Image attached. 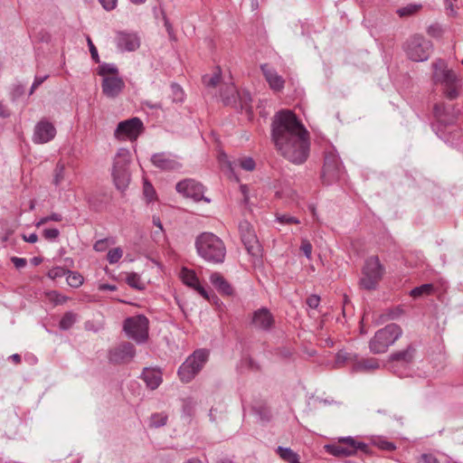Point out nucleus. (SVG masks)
<instances>
[{"mask_svg":"<svg viewBox=\"0 0 463 463\" xmlns=\"http://www.w3.org/2000/svg\"><path fill=\"white\" fill-rule=\"evenodd\" d=\"M271 140L278 153L292 164L301 165L309 156V133L291 110L282 109L274 115Z\"/></svg>","mask_w":463,"mask_h":463,"instance_id":"f257e3e1","label":"nucleus"},{"mask_svg":"<svg viewBox=\"0 0 463 463\" xmlns=\"http://www.w3.org/2000/svg\"><path fill=\"white\" fill-rule=\"evenodd\" d=\"M198 255L205 261L221 264L226 256V247L221 238L213 232H202L195 239Z\"/></svg>","mask_w":463,"mask_h":463,"instance_id":"f03ea898","label":"nucleus"},{"mask_svg":"<svg viewBox=\"0 0 463 463\" xmlns=\"http://www.w3.org/2000/svg\"><path fill=\"white\" fill-rule=\"evenodd\" d=\"M402 335V329L397 324H389L379 329L369 341L371 353L378 354L385 353Z\"/></svg>","mask_w":463,"mask_h":463,"instance_id":"7ed1b4c3","label":"nucleus"},{"mask_svg":"<svg viewBox=\"0 0 463 463\" xmlns=\"http://www.w3.org/2000/svg\"><path fill=\"white\" fill-rule=\"evenodd\" d=\"M433 80L444 86L445 95L449 99L458 97L457 76L453 71L447 68V64L443 60H438L432 64Z\"/></svg>","mask_w":463,"mask_h":463,"instance_id":"20e7f679","label":"nucleus"},{"mask_svg":"<svg viewBox=\"0 0 463 463\" xmlns=\"http://www.w3.org/2000/svg\"><path fill=\"white\" fill-rule=\"evenodd\" d=\"M325 450L336 458H346L356 454L358 450L364 453L369 452V447L366 443L358 441L351 436L340 437L336 443L326 445Z\"/></svg>","mask_w":463,"mask_h":463,"instance_id":"39448f33","label":"nucleus"},{"mask_svg":"<svg viewBox=\"0 0 463 463\" xmlns=\"http://www.w3.org/2000/svg\"><path fill=\"white\" fill-rule=\"evenodd\" d=\"M209 353L198 349L189 355L178 369V375L183 383H190L203 369L208 360Z\"/></svg>","mask_w":463,"mask_h":463,"instance_id":"423d86ee","label":"nucleus"},{"mask_svg":"<svg viewBox=\"0 0 463 463\" xmlns=\"http://www.w3.org/2000/svg\"><path fill=\"white\" fill-rule=\"evenodd\" d=\"M384 274V267L381 264L377 256L369 257L364 263L362 271L360 285L367 290L375 289Z\"/></svg>","mask_w":463,"mask_h":463,"instance_id":"0eeeda50","label":"nucleus"},{"mask_svg":"<svg viewBox=\"0 0 463 463\" xmlns=\"http://www.w3.org/2000/svg\"><path fill=\"white\" fill-rule=\"evenodd\" d=\"M149 321L143 315L128 317L124 320L123 330L128 338L137 344L145 343L148 338Z\"/></svg>","mask_w":463,"mask_h":463,"instance_id":"6e6552de","label":"nucleus"},{"mask_svg":"<svg viewBox=\"0 0 463 463\" xmlns=\"http://www.w3.org/2000/svg\"><path fill=\"white\" fill-rule=\"evenodd\" d=\"M432 43L422 35H413L406 43V53L414 61H427L432 52Z\"/></svg>","mask_w":463,"mask_h":463,"instance_id":"1a4fd4ad","label":"nucleus"},{"mask_svg":"<svg viewBox=\"0 0 463 463\" xmlns=\"http://www.w3.org/2000/svg\"><path fill=\"white\" fill-rule=\"evenodd\" d=\"M343 174V166L339 156L334 151L327 152L324 160L323 182L326 184H331L339 180Z\"/></svg>","mask_w":463,"mask_h":463,"instance_id":"9d476101","label":"nucleus"},{"mask_svg":"<svg viewBox=\"0 0 463 463\" xmlns=\"http://www.w3.org/2000/svg\"><path fill=\"white\" fill-rule=\"evenodd\" d=\"M176 192L184 197L191 198L194 202L204 201L210 203L211 200L204 196L203 185L194 179H184L178 182L175 185Z\"/></svg>","mask_w":463,"mask_h":463,"instance_id":"9b49d317","label":"nucleus"},{"mask_svg":"<svg viewBox=\"0 0 463 463\" xmlns=\"http://www.w3.org/2000/svg\"><path fill=\"white\" fill-rule=\"evenodd\" d=\"M143 122L139 118H132L118 123L114 136L118 139L136 140L143 132Z\"/></svg>","mask_w":463,"mask_h":463,"instance_id":"f8f14e48","label":"nucleus"},{"mask_svg":"<svg viewBox=\"0 0 463 463\" xmlns=\"http://www.w3.org/2000/svg\"><path fill=\"white\" fill-rule=\"evenodd\" d=\"M239 232L247 251L252 256L260 254V243L252 225L246 220L239 222Z\"/></svg>","mask_w":463,"mask_h":463,"instance_id":"ddd939ff","label":"nucleus"},{"mask_svg":"<svg viewBox=\"0 0 463 463\" xmlns=\"http://www.w3.org/2000/svg\"><path fill=\"white\" fill-rule=\"evenodd\" d=\"M135 354V346L131 343L124 342L109 350V360L113 364H127L132 361Z\"/></svg>","mask_w":463,"mask_h":463,"instance_id":"4468645a","label":"nucleus"},{"mask_svg":"<svg viewBox=\"0 0 463 463\" xmlns=\"http://www.w3.org/2000/svg\"><path fill=\"white\" fill-rule=\"evenodd\" d=\"M274 323V317L267 307H260L251 315L250 326L257 330L269 331L273 327Z\"/></svg>","mask_w":463,"mask_h":463,"instance_id":"2eb2a0df","label":"nucleus"},{"mask_svg":"<svg viewBox=\"0 0 463 463\" xmlns=\"http://www.w3.org/2000/svg\"><path fill=\"white\" fill-rule=\"evenodd\" d=\"M55 135V127L48 120L43 119L34 127L33 141L35 144H45L52 140Z\"/></svg>","mask_w":463,"mask_h":463,"instance_id":"dca6fc26","label":"nucleus"},{"mask_svg":"<svg viewBox=\"0 0 463 463\" xmlns=\"http://www.w3.org/2000/svg\"><path fill=\"white\" fill-rule=\"evenodd\" d=\"M152 164L162 171H175L182 167L177 157L172 154L162 152L151 156Z\"/></svg>","mask_w":463,"mask_h":463,"instance_id":"f3484780","label":"nucleus"},{"mask_svg":"<svg viewBox=\"0 0 463 463\" xmlns=\"http://www.w3.org/2000/svg\"><path fill=\"white\" fill-rule=\"evenodd\" d=\"M180 279L184 284L196 290L203 298L208 300L211 299L209 293L203 286H201L194 270L183 268L180 271Z\"/></svg>","mask_w":463,"mask_h":463,"instance_id":"a211bd4d","label":"nucleus"},{"mask_svg":"<svg viewBox=\"0 0 463 463\" xmlns=\"http://www.w3.org/2000/svg\"><path fill=\"white\" fill-rule=\"evenodd\" d=\"M101 88L106 97L114 99L123 90L125 82L118 76L105 77L103 78Z\"/></svg>","mask_w":463,"mask_h":463,"instance_id":"6ab92c4d","label":"nucleus"},{"mask_svg":"<svg viewBox=\"0 0 463 463\" xmlns=\"http://www.w3.org/2000/svg\"><path fill=\"white\" fill-rule=\"evenodd\" d=\"M116 43L122 52H133L140 46V40L136 33L120 32L117 34Z\"/></svg>","mask_w":463,"mask_h":463,"instance_id":"aec40b11","label":"nucleus"},{"mask_svg":"<svg viewBox=\"0 0 463 463\" xmlns=\"http://www.w3.org/2000/svg\"><path fill=\"white\" fill-rule=\"evenodd\" d=\"M260 69L271 90L279 91L284 88L285 80L275 69L267 63L262 64Z\"/></svg>","mask_w":463,"mask_h":463,"instance_id":"412c9836","label":"nucleus"},{"mask_svg":"<svg viewBox=\"0 0 463 463\" xmlns=\"http://www.w3.org/2000/svg\"><path fill=\"white\" fill-rule=\"evenodd\" d=\"M210 282L218 290L219 293L231 296L233 293L232 285L219 272H213L210 276Z\"/></svg>","mask_w":463,"mask_h":463,"instance_id":"4be33fe9","label":"nucleus"},{"mask_svg":"<svg viewBox=\"0 0 463 463\" xmlns=\"http://www.w3.org/2000/svg\"><path fill=\"white\" fill-rule=\"evenodd\" d=\"M141 377L151 390H156L162 383L161 372L156 369L145 368Z\"/></svg>","mask_w":463,"mask_h":463,"instance_id":"5701e85b","label":"nucleus"},{"mask_svg":"<svg viewBox=\"0 0 463 463\" xmlns=\"http://www.w3.org/2000/svg\"><path fill=\"white\" fill-rule=\"evenodd\" d=\"M414 354L415 348L410 345L404 350L392 353L390 355V361L396 362L401 364H411L413 361Z\"/></svg>","mask_w":463,"mask_h":463,"instance_id":"b1692460","label":"nucleus"},{"mask_svg":"<svg viewBox=\"0 0 463 463\" xmlns=\"http://www.w3.org/2000/svg\"><path fill=\"white\" fill-rule=\"evenodd\" d=\"M221 98L224 105H235L238 98V92L235 86L232 83L222 86L221 90Z\"/></svg>","mask_w":463,"mask_h":463,"instance_id":"393cba45","label":"nucleus"},{"mask_svg":"<svg viewBox=\"0 0 463 463\" xmlns=\"http://www.w3.org/2000/svg\"><path fill=\"white\" fill-rule=\"evenodd\" d=\"M112 175L115 185L118 190H125L129 183L130 175L128 169H113Z\"/></svg>","mask_w":463,"mask_h":463,"instance_id":"a878e982","label":"nucleus"},{"mask_svg":"<svg viewBox=\"0 0 463 463\" xmlns=\"http://www.w3.org/2000/svg\"><path fill=\"white\" fill-rule=\"evenodd\" d=\"M67 173L65 169V164L61 161H59L52 173V184L61 191V186L62 183L66 180Z\"/></svg>","mask_w":463,"mask_h":463,"instance_id":"bb28decb","label":"nucleus"},{"mask_svg":"<svg viewBox=\"0 0 463 463\" xmlns=\"http://www.w3.org/2000/svg\"><path fill=\"white\" fill-rule=\"evenodd\" d=\"M357 360V354L354 353H349L345 350H340L335 354V367L339 368L342 367L347 364H353L354 366V363Z\"/></svg>","mask_w":463,"mask_h":463,"instance_id":"cd10ccee","label":"nucleus"},{"mask_svg":"<svg viewBox=\"0 0 463 463\" xmlns=\"http://www.w3.org/2000/svg\"><path fill=\"white\" fill-rule=\"evenodd\" d=\"M130 162V153L127 148H119L114 158L113 169H128Z\"/></svg>","mask_w":463,"mask_h":463,"instance_id":"c85d7f7f","label":"nucleus"},{"mask_svg":"<svg viewBox=\"0 0 463 463\" xmlns=\"http://www.w3.org/2000/svg\"><path fill=\"white\" fill-rule=\"evenodd\" d=\"M434 115L439 122V128L444 127H448L452 125L456 121V118L454 115H452L449 118H447L445 109L442 108L440 105H435L434 107ZM441 131L440 129H439Z\"/></svg>","mask_w":463,"mask_h":463,"instance_id":"c756f323","label":"nucleus"},{"mask_svg":"<svg viewBox=\"0 0 463 463\" xmlns=\"http://www.w3.org/2000/svg\"><path fill=\"white\" fill-rule=\"evenodd\" d=\"M379 368V363L374 358L362 359L356 360L354 363V366L353 367L354 371L356 372H367Z\"/></svg>","mask_w":463,"mask_h":463,"instance_id":"7c9ffc66","label":"nucleus"},{"mask_svg":"<svg viewBox=\"0 0 463 463\" xmlns=\"http://www.w3.org/2000/svg\"><path fill=\"white\" fill-rule=\"evenodd\" d=\"M277 453L288 463H299L298 455L289 448L278 447Z\"/></svg>","mask_w":463,"mask_h":463,"instance_id":"2f4dec72","label":"nucleus"},{"mask_svg":"<svg viewBox=\"0 0 463 463\" xmlns=\"http://www.w3.org/2000/svg\"><path fill=\"white\" fill-rule=\"evenodd\" d=\"M434 292V286L431 283L422 284L415 287L410 291V296L417 298L422 296H430Z\"/></svg>","mask_w":463,"mask_h":463,"instance_id":"473e14b6","label":"nucleus"},{"mask_svg":"<svg viewBox=\"0 0 463 463\" xmlns=\"http://www.w3.org/2000/svg\"><path fill=\"white\" fill-rule=\"evenodd\" d=\"M421 7L422 5L420 4H410L397 9L396 13L400 17H407L415 14Z\"/></svg>","mask_w":463,"mask_h":463,"instance_id":"72a5a7b5","label":"nucleus"},{"mask_svg":"<svg viewBox=\"0 0 463 463\" xmlns=\"http://www.w3.org/2000/svg\"><path fill=\"white\" fill-rule=\"evenodd\" d=\"M373 444L378 449L385 451H392L396 449V445L393 442L387 440L383 437H376L373 439Z\"/></svg>","mask_w":463,"mask_h":463,"instance_id":"f704fd0d","label":"nucleus"},{"mask_svg":"<svg viewBox=\"0 0 463 463\" xmlns=\"http://www.w3.org/2000/svg\"><path fill=\"white\" fill-rule=\"evenodd\" d=\"M76 322V315L72 312H67L61 317L59 326L61 330L70 329Z\"/></svg>","mask_w":463,"mask_h":463,"instance_id":"c9c22d12","label":"nucleus"},{"mask_svg":"<svg viewBox=\"0 0 463 463\" xmlns=\"http://www.w3.org/2000/svg\"><path fill=\"white\" fill-rule=\"evenodd\" d=\"M118 71V68L114 63L103 62L98 68V74L103 78L109 77V74L115 75Z\"/></svg>","mask_w":463,"mask_h":463,"instance_id":"e433bc0d","label":"nucleus"},{"mask_svg":"<svg viewBox=\"0 0 463 463\" xmlns=\"http://www.w3.org/2000/svg\"><path fill=\"white\" fill-rule=\"evenodd\" d=\"M66 280L71 287L79 288L83 283V277L79 272L68 270Z\"/></svg>","mask_w":463,"mask_h":463,"instance_id":"4c0bfd02","label":"nucleus"},{"mask_svg":"<svg viewBox=\"0 0 463 463\" xmlns=\"http://www.w3.org/2000/svg\"><path fill=\"white\" fill-rule=\"evenodd\" d=\"M197 402L191 397L183 400V413L187 417H192L194 414Z\"/></svg>","mask_w":463,"mask_h":463,"instance_id":"58836bf2","label":"nucleus"},{"mask_svg":"<svg viewBox=\"0 0 463 463\" xmlns=\"http://www.w3.org/2000/svg\"><path fill=\"white\" fill-rule=\"evenodd\" d=\"M167 415L165 413H154L150 417L149 425L153 428H160L166 424Z\"/></svg>","mask_w":463,"mask_h":463,"instance_id":"ea45409f","label":"nucleus"},{"mask_svg":"<svg viewBox=\"0 0 463 463\" xmlns=\"http://www.w3.org/2000/svg\"><path fill=\"white\" fill-rule=\"evenodd\" d=\"M221 80V71L218 69V71L214 72L213 75H204L203 77V82L206 87H216Z\"/></svg>","mask_w":463,"mask_h":463,"instance_id":"a19ab883","label":"nucleus"},{"mask_svg":"<svg viewBox=\"0 0 463 463\" xmlns=\"http://www.w3.org/2000/svg\"><path fill=\"white\" fill-rule=\"evenodd\" d=\"M234 164L246 171L254 170L256 165L254 160L250 156L239 158L234 162Z\"/></svg>","mask_w":463,"mask_h":463,"instance_id":"79ce46f5","label":"nucleus"},{"mask_svg":"<svg viewBox=\"0 0 463 463\" xmlns=\"http://www.w3.org/2000/svg\"><path fill=\"white\" fill-rule=\"evenodd\" d=\"M126 281H127L128 285L133 288H137V289L143 288V283L141 282L140 278L137 273H129L127 276Z\"/></svg>","mask_w":463,"mask_h":463,"instance_id":"37998d69","label":"nucleus"},{"mask_svg":"<svg viewBox=\"0 0 463 463\" xmlns=\"http://www.w3.org/2000/svg\"><path fill=\"white\" fill-rule=\"evenodd\" d=\"M171 92L173 97V101L175 102H182L184 99V93L180 85L176 83L171 84Z\"/></svg>","mask_w":463,"mask_h":463,"instance_id":"c03bdc74","label":"nucleus"},{"mask_svg":"<svg viewBox=\"0 0 463 463\" xmlns=\"http://www.w3.org/2000/svg\"><path fill=\"white\" fill-rule=\"evenodd\" d=\"M122 256H123V250L118 247V248H114V249L109 250L107 259L110 264H115V263L118 262V260L122 258Z\"/></svg>","mask_w":463,"mask_h":463,"instance_id":"a18cd8bd","label":"nucleus"},{"mask_svg":"<svg viewBox=\"0 0 463 463\" xmlns=\"http://www.w3.org/2000/svg\"><path fill=\"white\" fill-rule=\"evenodd\" d=\"M112 243H114V241L109 238L101 239L94 243L93 249L96 251L102 252L105 251L109 248V244Z\"/></svg>","mask_w":463,"mask_h":463,"instance_id":"49530a36","label":"nucleus"},{"mask_svg":"<svg viewBox=\"0 0 463 463\" xmlns=\"http://www.w3.org/2000/svg\"><path fill=\"white\" fill-rule=\"evenodd\" d=\"M427 33L429 35H430L431 37H434V38H440L444 33L443 31V28L440 24H430L428 29H427Z\"/></svg>","mask_w":463,"mask_h":463,"instance_id":"de8ad7c7","label":"nucleus"},{"mask_svg":"<svg viewBox=\"0 0 463 463\" xmlns=\"http://www.w3.org/2000/svg\"><path fill=\"white\" fill-rule=\"evenodd\" d=\"M68 269L61 267H54L48 271V277L52 279L66 277Z\"/></svg>","mask_w":463,"mask_h":463,"instance_id":"09e8293b","label":"nucleus"},{"mask_svg":"<svg viewBox=\"0 0 463 463\" xmlns=\"http://www.w3.org/2000/svg\"><path fill=\"white\" fill-rule=\"evenodd\" d=\"M86 40H87V43H88L92 60L96 63H99L100 61H99L98 50H97L96 46L94 45V43H92V40L90 39V37L89 35H87Z\"/></svg>","mask_w":463,"mask_h":463,"instance_id":"8fccbe9b","label":"nucleus"},{"mask_svg":"<svg viewBox=\"0 0 463 463\" xmlns=\"http://www.w3.org/2000/svg\"><path fill=\"white\" fill-rule=\"evenodd\" d=\"M300 250L308 260L311 259L312 245L308 240L302 239Z\"/></svg>","mask_w":463,"mask_h":463,"instance_id":"3c124183","label":"nucleus"},{"mask_svg":"<svg viewBox=\"0 0 463 463\" xmlns=\"http://www.w3.org/2000/svg\"><path fill=\"white\" fill-rule=\"evenodd\" d=\"M43 235L48 241H55L59 237L60 232L56 228L44 229L43 232Z\"/></svg>","mask_w":463,"mask_h":463,"instance_id":"603ef678","label":"nucleus"},{"mask_svg":"<svg viewBox=\"0 0 463 463\" xmlns=\"http://www.w3.org/2000/svg\"><path fill=\"white\" fill-rule=\"evenodd\" d=\"M276 219L282 224L299 223V221L297 218L288 214L277 215Z\"/></svg>","mask_w":463,"mask_h":463,"instance_id":"864d4df0","label":"nucleus"},{"mask_svg":"<svg viewBox=\"0 0 463 463\" xmlns=\"http://www.w3.org/2000/svg\"><path fill=\"white\" fill-rule=\"evenodd\" d=\"M144 194L149 202L153 200L156 194L154 187L146 181L144 183Z\"/></svg>","mask_w":463,"mask_h":463,"instance_id":"5fc2aeb1","label":"nucleus"},{"mask_svg":"<svg viewBox=\"0 0 463 463\" xmlns=\"http://www.w3.org/2000/svg\"><path fill=\"white\" fill-rule=\"evenodd\" d=\"M49 75L35 76L34 80L31 86L29 95H32L34 90L48 79Z\"/></svg>","mask_w":463,"mask_h":463,"instance_id":"6e6d98bb","label":"nucleus"},{"mask_svg":"<svg viewBox=\"0 0 463 463\" xmlns=\"http://www.w3.org/2000/svg\"><path fill=\"white\" fill-rule=\"evenodd\" d=\"M48 295L50 299L53 300L56 304H63L67 300L65 296H62L56 291H52Z\"/></svg>","mask_w":463,"mask_h":463,"instance_id":"4d7b16f0","label":"nucleus"},{"mask_svg":"<svg viewBox=\"0 0 463 463\" xmlns=\"http://www.w3.org/2000/svg\"><path fill=\"white\" fill-rule=\"evenodd\" d=\"M320 298L317 295H311L307 298V305L310 308H317L319 306Z\"/></svg>","mask_w":463,"mask_h":463,"instance_id":"13d9d810","label":"nucleus"},{"mask_svg":"<svg viewBox=\"0 0 463 463\" xmlns=\"http://www.w3.org/2000/svg\"><path fill=\"white\" fill-rule=\"evenodd\" d=\"M419 463H439L437 458L432 454H422L420 457Z\"/></svg>","mask_w":463,"mask_h":463,"instance_id":"bf43d9fd","label":"nucleus"},{"mask_svg":"<svg viewBox=\"0 0 463 463\" xmlns=\"http://www.w3.org/2000/svg\"><path fill=\"white\" fill-rule=\"evenodd\" d=\"M11 261L16 269H23L26 266L27 260L24 258L12 257Z\"/></svg>","mask_w":463,"mask_h":463,"instance_id":"052dcab7","label":"nucleus"},{"mask_svg":"<svg viewBox=\"0 0 463 463\" xmlns=\"http://www.w3.org/2000/svg\"><path fill=\"white\" fill-rule=\"evenodd\" d=\"M99 2L107 11L113 10L117 5V0H99Z\"/></svg>","mask_w":463,"mask_h":463,"instance_id":"680f3d73","label":"nucleus"},{"mask_svg":"<svg viewBox=\"0 0 463 463\" xmlns=\"http://www.w3.org/2000/svg\"><path fill=\"white\" fill-rule=\"evenodd\" d=\"M24 93V87L23 85H16L13 89L12 96L13 99H18Z\"/></svg>","mask_w":463,"mask_h":463,"instance_id":"e2e57ef3","label":"nucleus"},{"mask_svg":"<svg viewBox=\"0 0 463 463\" xmlns=\"http://www.w3.org/2000/svg\"><path fill=\"white\" fill-rule=\"evenodd\" d=\"M23 239L27 242L34 243L38 241V236L36 233H31L28 236L24 235Z\"/></svg>","mask_w":463,"mask_h":463,"instance_id":"0e129e2a","label":"nucleus"},{"mask_svg":"<svg viewBox=\"0 0 463 463\" xmlns=\"http://www.w3.org/2000/svg\"><path fill=\"white\" fill-rule=\"evenodd\" d=\"M152 222L155 226H156L160 230V235H162L163 224L161 222L160 218L158 216L154 215L152 218Z\"/></svg>","mask_w":463,"mask_h":463,"instance_id":"69168bd1","label":"nucleus"},{"mask_svg":"<svg viewBox=\"0 0 463 463\" xmlns=\"http://www.w3.org/2000/svg\"><path fill=\"white\" fill-rule=\"evenodd\" d=\"M49 222H61L62 220V216L60 213H52V214L48 215Z\"/></svg>","mask_w":463,"mask_h":463,"instance_id":"338daca9","label":"nucleus"},{"mask_svg":"<svg viewBox=\"0 0 463 463\" xmlns=\"http://www.w3.org/2000/svg\"><path fill=\"white\" fill-rule=\"evenodd\" d=\"M402 312V309L397 308L393 311H391L389 317L391 319H396L401 316Z\"/></svg>","mask_w":463,"mask_h":463,"instance_id":"774afa93","label":"nucleus"}]
</instances>
